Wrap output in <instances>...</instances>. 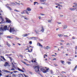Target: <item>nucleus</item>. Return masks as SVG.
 <instances>
[{"label": "nucleus", "instance_id": "f257e3e1", "mask_svg": "<svg viewBox=\"0 0 77 77\" xmlns=\"http://www.w3.org/2000/svg\"><path fill=\"white\" fill-rule=\"evenodd\" d=\"M48 69H45V68H42L41 69V71H42L43 73H47L48 72Z\"/></svg>", "mask_w": 77, "mask_h": 77}, {"label": "nucleus", "instance_id": "f03ea898", "mask_svg": "<svg viewBox=\"0 0 77 77\" xmlns=\"http://www.w3.org/2000/svg\"><path fill=\"white\" fill-rule=\"evenodd\" d=\"M39 67L38 66H35L34 69H35V71L36 72H38H38H39Z\"/></svg>", "mask_w": 77, "mask_h": 77}, {"label": "nucleus", "instance_id": "7ed1b4c3", "mask_svg": "<svg viewBox=\"0 0 77 77\" xmlns=\"http://www.w3.org/2000/svg\"><path fill=\"white\" fill-rule=\"evenodd\" d=\"M25 13H26L27 15H29V11H27V10H24L22 12H21V14H25Z\"/></svg>", "mask_w": 77, "mask_h": 77}, {"label": "nucleus", "instance_id": "20e7f679", "mask_svg": "<svg viewBox=\"0 0 77 77\" xmlns=\"http://www.w3.org/2000/svg\"><path fill=\"white\" fill-rule=\"evenodd\" d=\"M5 21L7 23H11V20L7 17L5 18Z\"/></svg>", "mask_w": 77, "mask_h": 77}, {"label": "nucleus", "instance_id": "39448f33", "mask_svg": "<svg viewBox=\"0 0 77 77\" xmlns=\"http://www.w3.org/2000/svg\"><path fill=\"white\" fill-rule=\"evenodd\" d=\"M2 71H3V72H7L8 73H10V74H12V73L14 72H11L9 71H8L6 70H2Z\"/></svg>", "mask_w": 77, "mask_h": 77}, {"label": "nucleus", "instance_id": "423d86ee", "mask_svg": "<svg viewBox=\"0 0 77 77\" xmlns=\"http://www.w3.org/2000/svg\"><path fill=\"white\" fill-rule=\"evenodd\" d=\"M10 32H15V30L14 29V28H11V27H10Z\"/></svg>", "mask_w": 77, "mask_h": 77}, {"label": "nucleus", "instance_id": "0eeeda50", "mask_svg": "<svg viewBox=\"0 0 77 77\" xmlns=\"http://www.w3.org/2000/svg\"><path fill=\"white\" fill-rule=\"evenodd\" d=\"M4 65L5 67L7 66H10V65H9V63L7 62H6Z\"/></svg>", "mask_w": 77, "mask_h": 77}, {"label": "nucleus", "instance_id": "6e6552de", "mask_svg": "<svg viewBox=\"0 0 77 77\" xmlns=\"http://www.w3.org/2000/svg\"><path fill=\"white\" fill-rule=\"evenodd\" d=\"M18 77H24V75H23L21 73L17 75Z\"/></svg>", "mask_w": 77, "mask_h": 77}, {"label": "nucleus", "instance_id": "1a4fd4ad", "mask_svg": "<svg viewBox=\"0 0 77 77\" xmlns=\"http://www.w3.org/2000/svg\"><path fill=\"white\" fill-rule=\"evenodd\" d=\"M17 69L19 71H20V72H24V71H23V70H22L18 67L17 68Z\"/></svg>", "mask_w": 77, "mask_h": 77}, {"label": "nucleus", "instance_id": "9d476101", "mask_svg": "<svg viewBox=\"0 0 77 77\" xmlns=\"http://www.w3.org/2000/svg\"><path fill=\"white\" fill-rule=\"evenodd\" d=\"M31 9L30 8H28L27 9H26V11H31Z\"/></svg>", "mask_w": 77, "mask_h": 77}, {"label": "nucleus", "instance_id": "9b49d317", "mask_svg": "<svg viewBox=\"0 0 77 77\" xmlns=\"http://www.w3.org/2000/svg\"><path fill=\"white\" fill-rule=\"evenodd\" d=\"M37 45L39 46V47H41L42 48L43 47V46L42 45H41L40 43H38L37 44Z\"/></svg>", "mask_w": 77, "mask_h": 77}, {"label": "nucleus", "instance_id": "f8f14e48", "mask_svg": "<svg viewBox=\"0 0 77 77\" xmlns=\"http://www.w3.org/2000/svg\"><path fill=\"white\" fill-rule=\"evenodd\" d=\"M7 28H8V27H7V26H4V30H7ZM7 30H9V29H8Z\"/></svg>", "mask_w": 77, "mask_h": 77}, {"label": "nucleus", "instance_id": "ddd939ff", "mask_svg": "<svg viewBox=\"0 0 77 77\" xmlns=\"http://www.w3.org/2000/svg\"><path fill=\"white\" fill-rule=\"evenodd\" d=\"M23 62V63H24V64H25V65H26V66H30V65L29 64H27V63H26L25 62Z\"/></svg>", "mask_w": 77, "mask_h": 77}, {"label": "nucleus", "instance_id": "4468645a", "mask_svg": "<svg viewBox=\"0 0 77 77\" xmlns=\"http://www.w3.org/2000/svg\"><path fill=\"white\" fill-rule=\"evenodd\" d=\"M77 66H75L74 69H72V71H75V70H76V69H77Z\"/></svg>", "mask_w": 77, "mask_h": 77}, {"label": "nucleus", "instance_id": "2eb2a0df", "mask_svg": "<svg viewBox=\"0 0 77 77\" xmlns=\"http://www.w3.org/2000/svg\"><path fill=\"white\" fill-rule=\"evenodd\" d=\"M0 31H3V26L0 27Z\"/></svg>", "mask_w": 77, "mask_h": 77}, {"label": "nucleus", "instance_id": "dca6fc26", "mask_svg": "<svg viewBox=\"0 0 77 77\" xmlns=\"http://www.w3.org/2000/svg\"><path fill=\"white\" fill-rule=\"evenodd\" d=\"M7 8H8V9H9V10H10V11H12V8H11V7H10L7 6Z\"/></svg>", "mask_w": 77, "mask_h": 77}, {"label": "nucleus", "instance_id": "f3484780", "mask_svg": "<svg viewBox=\"0 0 77 77\" xmlns=\"http://www.w3.org/2000/svg\"><path fill=\"white\" fill-rule=\"evenodd\" d=\"M23 37H26V36H27V34H24L23 35Z\"/></svg>", "mask_w": 77, "mask_h": 77}, {"label": "nucleus", "instance_id": "a211bd4d", "mask_svg": "<svg viewBox=\"0 0 77 77\" xmlns=\"http://www.w3.org/2000/svg\"><path fill=\"white\" fill-rule=\"evenodd\" d=\"M63 29H66V28H67V27H68V26H67L66 25H64L63 26Z\"/></svg>", "mask_w": 77, "mask_h": 77}, {"label": "nucleus", "instance_id": "6ab92c4d", "mask_svg": "<svg viewBox=\"0 0 77 77\" xmlns=\"http://www.w3.org/2000/svg\"><path fill=\"white\" fill-rule=\"evenodd\" d=\"M42 32H44V27H43V26L42 27Z\"/></svg>", "mask_w": 77, "mask_h": 77}, {"label": "nucleus", "instance_id": "aec40b11", "mask_svg": "<svg viewBox=\"0 0 77 77\" xmlns=\"http://www.w3.org/2000/svg\"><path fill=\"white\" fill-rule=\"evenodd\" d=\"M46 48L47 49V50H49L50 49V47H49V46H47L46 47Z\"/></svg>", "mask_w": 77, "mask_h": 77}, {"label": "nucleus", "instance_id": "412c9836", "mask_svg": "<svg viewBox=\"0 0 77 77\" xmlns=\"http://www.w3.org/2000/svg\"><path fill=\"white\" fill-rule=\"evenodd\" d=\"M15 3L16 5H18V6H20V4L19 3H18L17 2H15Z\"/></svg>", "mask_w": 77, "mask_h": 77}, {"label": "nucleus", "instance_id": "4be33fe9", "mask_svg": "<svg viewBox=\"0 0 77 77\" xmlns=\"http://www.w3.org/2000/svg\"><path fill=\"white\" fill-rule=\"evenodd\" d=\"M40 1L41 2H43V3H44L45 2H46V0H40Z\"/></svg>", "mask_w": 77, "mask_h": 77}, {"label": "nucleus", "instance_id": "5701e85b", "mask_svg": "<svg viewBox=\"0 0 77 77\" xmlns=\"http://www.w3.org/2000/svg\"><path fill=\"white\" fill-rule=\"evenodd\" d=\"M70 11H75V8H70Z\"/></svg>", "mask_w": 77, "mask_h": 77}, {"label": "nucleus", "instance_id": "b1692460", "mask_svg": "<svg viewBox=\"0 0 77 77\" xmlns=\"http://www.w3.org/2000/svg\"><path fill=\"white\" fill-rule=\"evenodd\" d=\"M39 31L38 30H36L35 31V32L36 33V34H39Z\"/></svg>", "mask_w": 77, "mask_h": 77}, {"label": "nucleus", "instance_id": "393cba45", "mask_svg": "<svg viewBox=\"0 0 77 77\" xmlns=\"http://www.w3.org/2000/svg\"><path fill=\"white\" fill-rule=\"evenodd\" d=\"M12 76L13 77H17V75H14V74H13Z\"/></svg>", "mask_w": 77, "mask_h": 77}, {"label": "nucleus", "instance_id": "a878e982", "mask_svg": "<svg viewBox=\"0 0 77 77\" xmlns=\"http://www.w3.org/2000/svg\"><path fill=\"white\" fill-rule=\"evenodd\" d=\"M58 36H59V37L61 38V37H62V34H58Z\"/></svg>", "mask_w": 77, "mask_h": 77}, {"label": "nucleus", "instance_id": "bb28decb", "mask_svg": "<svg viewBox=\"0 0 77 77\" xmlns=\"http://www.w3.org/2000/svg\"><path fill=\"white\" fill-rule=\"evenodd\" d=\"M9 58L10 59V60H11V62H12V60H13V59H12V57H9Z\"/></svg>", "mask_w": 77, "mask_h": 77}, {"label": "nucleus", "instance_id": "cd10ccee", "mask_svg": "<svg viewBox=\"0 0 77 77\" xmlns=\"http://www.w3.org/2000/svg\"><path fill=\"white\" fill-rule=\"evenodd\" d=\"M38 37H34V40L38 39Z\"/></svg>", "mask_w": 77, "mask_h": 77}, {"label": "nucleus", "instance_id": "c85d7f7f", "mask_svg": "<svg viewBox=\"0 0 77 77\" xmlns=\"http://www.w3.org/2000/svg\"><path fill=\"white\" fill-rule=\"evenodd\" d=\"M60 62H61V63H62V64H63V63L65 62H64V61H63V60H61Z\"/></svg>", "mask_w": 77, "mask_h": 77}, {"label": "nucleus", "instance_id": "c756f323", "mask_svg": "<svg viewBox=\"0 0 77 77\" xmlns=\"http://www.w3.org/2000/svg\"><path fill=\"white\" fill-rule=\"evenodd\" d=\"M11 70L12 71H14L15 70V69H14V68H13L12 67V68L11 69Z\"/></svg>", "mask_w": 77, "mask_h": 77}, {"label": "nucleus", "instance_id": "7c9ffc66", "mask_svg": "<svg viewBox=\"0 0 77 77\" xmlns=\"http://www.w3.org/2000/svg\"><path fill=\"white\" fill-rule=\"evenodd\" d=\"M12 68H15V66L14 65H12Z\"/></svg>", "mask_w": 77, "mask_h": 77}, {"label": "nucleus", "instance_id": "2f4dec72", "mask_svg": "<svg viewBox=\"0 0 77 77\" xmlns=\"http://www.w3.org/2000/svg\"><path fill=\"white\" fill-rule=\"evenodd\" d=\"M7 38H13V37L10 36H8Z\"/></svg>", "mask_w": 77, "mask_h": 77}, {"label": "nucleus", "instance_id": "473e14b6", "mask_svg": "<svg viewBox=\"0 0 77 77\" xmlns=\"http://www.w3.org/2000/svg\"><path fill=\"white\" fill-rule=\"evenodd\" d=\"M68 65H70V64H71V61H69L68 62Z\"/></svg>", "mask_w": 77, "mask_h": 77}, {"label": "nucleus", "instance_id": "72a5a7b5", "mask_svg": "<svg viewBox=\"0 0 77 77\" xmlns=\"http://www.w3.org/2000/svg\"><path fill=\"white\" fill-rule=\"evenodd\" d=\"M14 11H15L16 12H20V11H18L16 9H15L14 10Z\"/></svg>", "mask_w": 77, "mask_h": 77}, {"label": "nucleus", "instance_id": "f704fd0d", "mask_svg": "<svg viewBox=\"0 0 77 77\" xmlns=\"http://www.w3.org/2000/svg\"><path fill=\"white\" fill-rule=\"evenodd\" d=\"M74 4L75 5V7H77V3H74Z\"/></svg>", "mask_w": 77, "mask_h": 77}, {"label": "nucleus", "instance_id": "c9c22d12", "mask_svg": "<svg viewBox=\"0 0 77 77\" xmlns=\"http://www.w3.org/2000/svg\"><path fill=\"white\" fill-rule=\"evenodd\" d=\"M57 23L58 24H62V23L59 22H57Z\"/></svg>", "mask_w": 77, "mask_h": 77}, {"label": "nucleus", "instance_id": "e433bc0d", "mask_svg": "<svg viewBox=\"0 0 77 77\" xmlns=\"http://www.w3.org/2000/svg\"><path fill=\"white\" fill-rule=\"evenodd\" d=\"M7 45L8 46V47H11V45L8 43L7 44Z\"/></svg>", "mask_w": 77, "mask_h": 77}, {"label": "nucleus", "instance_id": "4c0bfd02", "mask_svg": "<svg viewBox=\"0 0 77 77\" xmlns=\"http://www.w3.org/2000/svg\"><path fill=\"white\" fill-rule=\"evenodd\" d=\"M10 5H9V4H7L6 5H5V6H7H7H10Z\"/></svg>", "mask_w": 77, "mask_h": 77}, {"label": "nucleus", "instance_id": "58836bf2", "mask_svg": "<svg viewBox=\"0 0 77 77\" xmlns=\"http://www.w3.org/2000/svg\"><path fill=\"white\" fill-rule=\"evenodd\" d=\"M55 5H56L57 6H58V5H59V4L58 3H55Z\"/></svg>", "mask_w": 77, "mask_h": 77}, {"label": "nucleus", "instance_id": "ea45409f", "mask_svg": "<svg viewBox=\"0 0 77 77\" xmlns=\"http://www.w3.org/2000/svg\"><path fill=\"white\" fill-rule=\"evenodd\" d=\"M33 38H34V37H31L30 38L31 39H33Z\"/></svg>", "mask_w": 77, "mask_h": 77}, {"label": "nucleus", "instance_id": "a19ab883", "mask_svg": "<svg viewBox=\"0 0 77 77\" xmlns=\"http://www.w3.org/2000/svg\"><path fill=\"white\" fill-rule=\"evenodd\" d=\"M11 4L12 5H15V3L13 2L11 3Z\"/></svg>", "mask_w": 77, "mask_h": 77}, {"label": "nucleus", "instance_id": "79ce46f5", "mask_svg": "<svg viewBox=\"0 0 77 77\" xmlns=\"http://www.w3.org/2000/svg\"><path fill=\"white\" fill-rule=\"evenodd\" d=\"M34 5H35V4H36V3H38V2H34Z\"/></svg>", "mask_w": 77, "mask_h": 77}, {"label": "nucleus", "instance_id": "37998d69", "mask_svg": "<svg viewBox=\"0 0 77 77\" xmlns=\"http://www.w3.org/2000/svg\"><path fill=\"white\" fill-rule=\"evenodd\" d=\"M51 20H48V23H51Z\"/></svg>", "mask_w": 77, "mask_h": 77}, {"label": "nucleus", "instance_id": "c03bdc74", "mask_svg": "<svg viewBox=\"0 0 77 77\" xmlns=\"http://www.w3.org/2000/svg\"><path fill=\"white\" fill-rule=\"evenodd\" d=\"M17 71H14L13 72H14V73H16V72H17Z\"/></svg>", "mask_w": 77, "mask_h": 77}, {"label": "nucleus", "instance_id": "a18cd8bd", "mask_svg": "<svg viewBox=\"0 0 77 77\" xmlns=\"http://www.w3.org/2000/svg\"><path fill=\"white\" fill-rule=\"evenodd\" d=\"M42 4L46 5H47V3H42Z\"/></svg>", "mask_w": 77, "mask_h": 77}, {"label": "nucleus", "instance_id": "49530a36", "mask_svg": "<svg viewBox=\"0 0 77 77\" xmlns=\"http://www.w3.org/2000/svg\"><path fill=\"white\" fill-rule=\"evenodd\" d=\"M66 45H69V43H66Z\"/></svg>", "mask_w": 77, "mask_h": 77}, {"label": "nucleus", "instance_id": "de8ad7c7", "mask_svg": "<svg viewBox=\"0 0 77 77\" xmlns=\"http://www.w3.org/2000/svg\"><path fill=\"white\" fill-rule=\"evenodd\" d=\"M24 19L25 20H29V19H28V18H27V17H25L24 18Z\"/></svg>", "mask_w": 77, "mask_h": 77}, {"label": "nucleus", "instance_id": "09e8293b", "mask_svg": "<svg viewBox=\"0 0 77 77\" xmlns=\"http://www.w3.org/2000/svg\"><path fill=\"white\" fill-rule=\"evenodd\" d=\"M62 74H64V73H66V72H64V71H62Z\"/></svg>", "mask_w": 77, "mask_h": 77}, {"label": "nucleus", "instance_id": "8fccbe9b", "mask_svg": "<svg viewBox=\"0 0 77 77\" xmlns=\"http://www.w3.org/2000/svg\"><path fill=\"white\" fill-rule=\"evenodd\" d=\"M0 72H1V70H0V76H1V75H2V74Z\"/></svg>", "mask_w": 77, "mask_h": 77}, {"label": "nucleus", "instance_id": "3c124183", "mask_svg": "<svg viewBox=\"0 0 77 77\" xmlns=\"http://www.w3.org/2000/svg\"><path fill=\"white\" fill-rule=\"evenodd\" d=\"M29 43L30 44H32V41H30L29 42Z\"/></svg>", "mask_w": 77, "mask_h": 77}, {"label": "nucleus", "instance_id": "603ef678", "mask_svg": "<svg viewBox=\"0 0 77 77\" xmlns=\"http://www.w3.org/2000/svg\"><path fill=\"white\" fill-rule=\"evenodd\" d=\"M1 20H2V22H3V21H4V20H3V18Z\"/></svg>", "mask_w": 77, "mask_h": 77}, {"label": "nucleus", "instance_id": "864d4df0", "mask_svg": "<svg viewBox=\"0 0 77 77\" xmlns=\"http://www.w3.org/2000/svg\"><path fill=\"white\" fill-rule=\"evenodd\" d=\"M53 60H56V58H54L53 59Z\"/></svg>", "mask_w": 77, "mask_h": 77}, {"label": "nucleus", "instance_id": "5fc2aeb1", "mask_svg": "<svg viewBox=\"0 0 77 77\" xmlns=\"http://www.w3.org/2000/svg\"><path fill=\"white\" fill-rule=\"evenodd\" d=\"M22 69H23V71H25V69H24V67H23V68H22Z\"/></svg>", "mask_w": 77, "mask_h": 77}, {"label": "nucleus", "instance_id": "6e6d98bb", "mask_svg": "<svg viewBox=\"0 0 77 77\" xmlns=\"http://www.w3.org/2000/svg\"><path fill=\"white\" fill-rule=\"evenodd\" d=\"M60 17H63V15H60Z\"/></svg>", "mask_w": 77, "mask_h": 77}, {"label": "nucleus", "instance_id": "4d7b16f0", "mask_svg": "<svg viewBox=\"0 0 77 77\" xmlns=\"http://www.w3.org/2000/svg\"><path fill=\"white\" fill-rule=\"evenodd\" d=\"M28 52H29V53H31V52H32V51H30V50H29V49H28Z\"/></svg>", "mask_w": 77, "mask_h": 77}, {"label": "nucleus", "instance_id": "13d9d810", "mask_svg": "<svg viewBox=\"0 0 77 77\" xmlns=\"http://www.w3.org/2000/svg\"><path fill=\"white\" fill-rule=\"evenodd\" d=\"M39 41H43V40H42V39H39Z\"/></svg>", "mask_w": 77, "mask_h": 77}, {"label": "nucleus", "instance_id": "bf43d9fd", "mask_svg": "<svg viewBox=\"0 0 77 77\" xmlns=\"http://www.w3.org/2000/svg\"><path fill=\"white\" fill-rule=\"evenodd\" d=\"M75 39V38H74V37H72V39Z\"/></svg>", "mask_w": 77, "mask_h": 77}, {"label": "nucleus", "instance_id": "052dcab7", "mask_svg": "<svg viewBox=\"0 0 77 77\" xmlns=\"http://www.w3.org/2000/svg\"><path fill=\"white\" fill-rule=\"evenodd\" d=\"M1 57L2 58V59H3V58H4V57L2 56H1Z\"/></svg>", "mask_w": 77, "mask_h": 77}, {"label": "nucleus", "instance_id": "680f3d73", "mask_svg": "<svg viewBox=\"0 0 77 77\" xmlns=\"http://www.w3.org/2000/svg\"><path fill=\"white\" fill-rule=\"evenodd\" d=\"M16 39H19V38H18V37H16Z\"/></svg>", "mask_w": 77, "mask_h": 77}, {"label": "nucleus", "instance_id": "e2e57ef3", "mask_svg": "<svg viewBox=\"0 0 77 77\" xmlns=\"http://www.w3.org/2000/svg\"><path fill=\"white\" fill-rule=\"evenodd\" d=\"M51 74H53V71L51 70Z\"/></svg>", "mask_w": 77, "mask_h": 77}, {"label": "nucleus", "instance_id": "0e129e2a", "mask_svg": "<svg viewBox=\"0 0 77 77\" xmlns=\"http://www.w3.org/2000/svg\"><path fill=\"white\" fill-rule=\"evenodd\" d=\"M64 36L66 37H68V35H64Z\"/></svg>", "mask_w": 77, "mask_h": 77}, {"label": "nucleus", "instance_id": "69168bd1", "mask_svg": "<svg viewBox=\"0 0 77 77\" xmlns=\"http://www.w3.org/2000/svg\"><path fill=\"white\" fill-rule=\"evenodd\" d=\"M68 60H69V61H71V59H68Z\"/></svg>", "mask_w": 77, "mask_h": 77}, {"label": "nucleus", "instance_id": "338daca9", "mask_svg": "<svg viewBox=\"0 0 77 77\" xmlns=\"http://www.w3.org/2000/svg\"><path fill=\"white\" fill-rule=\"evenodd\" d=\"M38 18L39 19H41V17H38Z\"/></svg>", "mask_w": 77, "mask_h": 77}, {"label": "nucleus", "instance_id": "774afa93", "mask_svg": "<svg viewBox=\"0 0 77 77\" xmlns=\"http://www.w3.org/2000/svg\"><path fill=\"white\" fill-rule=\"evenodd\" d=\"M24 75L25 77H28L26 75L24 74Z\"/></svg>", "mask_w": 77, "mask_h": 77}]
</instances>
